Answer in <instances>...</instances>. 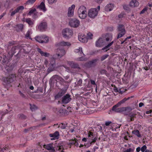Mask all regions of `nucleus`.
Returning <instances> with one entry per match:
<instances>
[{
  "label": "nucleus",
  "instance_id": "nucleus-19",
  "mask_svg": "<svg viewBox=\"0 0 152 152\" xmlns=\"http://www.w3.org/2000/svg\"><path fill=\"white\" fill-rule=\"evenodd\" d=\"M23 21L26 22L28 24L29 26H30L31 27L33 26L34 23V21L32 20L31 18H24L23 19Z\"/></svg>",
  "mask_w": 152,
  "mask_h": 152
},
{
  "label": "nucleus",
  "instance_id": "nucleus-39",
  "mask_svg": "<svg viewBox=\"0 0 152 152\" xmlns=\"http://www.w3.org/2000/svg\"><path fill=\"white\" fill-rule=\"evenodd\" d=\"M76 140H77L75 138H74V139H72L69 141V145H74L75 142H76Z\"/></svg>",
  "mask_w": 152,
  "mask_h": 152
},
{
  "label": "nucleus",
  "instance_id": "nucleus-9",
  "mask_svg": "<svg viewBox=\"0 0 152 152\" xmlns=\"http://www.w3.org/2000/svg\"><path fill=\"white\" fill-rule=\"evenodd\" d=\"M66 54L65 50L63 49L58 48L56 50V55L57 56L58 58H61Z\"/></svg>",
  "mask_w": 152,
  "mask_h": 152
},
{
  "label": "nucleus",
  "instance_id": "nucleus-28",
  "mask_svg": "<svg viewBox=\"0 0 152 152\" xmlns=\"http://www.w3.org/2000/svg\"><path fill=\"white\" fill-rule=\"evenodd\" d=\"M71 45V44L69 42L64 41L61 42L58 44V45L60 46H69Z\"/></svg>",
  "mask_w": 152,
  "mask_h": 152
},
{
  "label": "nucleus",
  "instance_id": "nucleus-43",
  "mask_svg": "<svg viewBox=\"0 0 152 152\" xmlns=\"http://www.w3.org/2000/svg\"><path fill=\"white\" fill-rule=\"evenodd\" d=\"M10 12L11 13L10 16H13L16 13H18L16 9L12 12H11V10H10Z\"/></svg>",
  "mask_w": 152,
  "mask_h": 152
},
{
  "label": "nucleus",
  "instance_id": "nucleus-58",
  "mask_svg": "<svg viewBox=\"0 0 152 152\" xmlns=\"http://www.w3.org/2000/svg\"><path fill=\"white\" fill-rule=\"evenodd\" d=\"M147 10V9L146 8H144L142 11L140 12V14H143Z\"/></svg>",
  "mask_w": 152,
  "mask_h": 152
},
{
  "label": "nucleus",
  "instance_id": "nucleus-1",
  "mask_svg": "<svg viewBox=\"0 0 152 152\" xmlns=\"http://www.w3.org/2000/svg\"><path fill=\"white\" fill-rule=\"evenodd\" d=\"M77 14L80 18L85 19L87 15V9L86 7L84 6H80L78 9Z\"/></svg>",
  "mask_w": 152,
  "mask_h": 152
},
{
  "label": "nucleus",
  "instance_id": "nucleus-21",
  "mask_svg": "<svg viewBox=\"0 0 152 152\" xmlns=\"http://www.w3.org/2000/svg\"><path fill=\"white\" fill-rule=\"evenodd\" d=\"M68 64L72 68H79V66L78 64L73 61H69L68 62Z\"/></svg>",
  "mask_w": 152,
  "mask_h": 152
},
{
  "label": "nucleus",
  "instance_id": "nucleus-56",
  "mask_svg": "<svg viewBox=\"0 0 152 152\" xmlns=\"http://www.w3.org/2000/svg\"><path fill=\"white\" fill-rule=\"evenodd\" d=\"M30 31L29 30L28 31H27V32L26 34V37L27 38L29 37V35H30Z\"/></svg>",
  "mask_w": 152,
  "mask_h": 152
},
{
  "label": "nucleus",
  "instance_id": "nucleus-55",
  "mask_svg": "<svg viewBox=\"0 0 152 152\" xmlns=\"http://www.w3.org/2000/svg\"><path fill=\"white\" fill-rule=\"evenodd\" d=\"M112 123V122L110 121H107L105 122V125L107 126H109L110 124H111Z\"/></svg>",
  "mask_w": 152,
  "mask_h": 152
},
{
  "label": "nucleus",
  "instance_id": "nucleus-42",
  "mask_svg": "<svg viewBox=\"0 0 152 152\" xmlns=\"http://www.w3.org/2000/svg\"><path fill=\"white\" fill-rule=\"evenodd\" d=\"M6 113V112L0 111V121L2 119L3 117L4 116Z\"/></svg>",
  "mask_w": 152,
  "mask_h": 152
},
{
  "label": "nucleus",
  "instance_id": "nucleus-38",
  "mask_svg": "<svg viewBox=\"0 0 152 152\" xmlns=\"http://www.w3.org/2000/svg\"><path fill=\"white\" fill-rule=\"evenodd\" d=\"M23 25L22 24H18L17 26V27L18 28V31L22 30L23 28Z\"/></svg>",
  "mask_w": 152,
  "mask_h": 152
},
{
  "label": "nucleus",
  "instance_id": "nucleus-44",
  "mask_svg": "<svg viewBox=\"0 0 152 152\" xmlns=\"http://www.w3.org/2000/svg\"><path fill=\"white\" fill-rule=\"evenodd\" d=\"M109 56L108 55L106 54L102 56L101 58V60L103 61L107 58Z\"/></svg>",
  "mask_w": 152,
  "mask_h": 152
},
{
  "label": "nucleus",
  "instance_id": "nucleus-37",
  "mask_svg": "<svg viewBox=\"0 0 152 152\" xmlns=\"http://www.w3.org/2000/svg\"><path fill=\"white\" fill-rule=\"evenodd\" d=\"M30 108L32 111H35V110L37 109V107L35 105H32L31 104H30Z\"/></svg>",
  "mask_w": 152,
  "mask_h": 152
},
{
  "label": "nucleus",
  "instance_id": "nucleus-40",
  "mask_svg": "<svg viewBox=\"0 0 152 152\" xmlns=\"http://www.w3.org/2000/svg\"><path fill=\"white\" fill-rule=\"evenodd\" d=\"M36 12V9L35 8L31 9L28 13V15H30L31 14H33Z\"/></svg>",
  "mask_w": 152,
  "mask_h": 152
},
{
  "label": "nucleus",
  "instance_id": "nucleus-20",
  "mask_svg": "<svg viewBox=\"0 0 152 152\" xmlns=\"http://www.w3.org/2000/svg\"><path fill=\"white\" fill-rule=\"evenodd\" d=\"M44 147L47 150L50 151L51 152H54L55 151V149L52 144H48L45 145Z\"/></svg>",
  "mask_w": 152,
  "mask_h": 152
},
{
  "label": "nucleus",
  "instance_id": "nucleus-10",
  "mask_svg": "<svg viewBox=\"0 0 152 152\" xmlns=\"http://www.w3.org/2000/svg\"><path fill=\"white\" fill-rule=\"evenodd\" d=\"M47 27V23L45 22L42 21L39 24L38 27L39 30L41 31H45Z\"/></svg>",
  "mask_w": 152,
  "mask_h": 152
},
{
  "label": "nucleus",
  "instance_id": "nucleus-46",
  "mask_svg": "<svg viewBox=\"0 0 152 152\" xmlns=\"http://www.w3.org/2000/svg\"><path fill=\"white\" fill-rule=\"evenodd\" d=\"M88 138L91 137H91V138H92L93 137H94L93 133L92 132L90 131L88 132Z\"/></svg>",
  "mask_w": 152,
  "mask_h": 152
},
{
  "label": "nucleus",
  "instance_id": "nucleus-48",
  "mask_svg": "<svg viewBox=\"0 0 152 152\" xmlns=\"http://www.w3.org/2000/svg\"><path fill=\"white\" fill-rule=\"evenodd\" d=\"M15 43V42L14 41L9 42L8 43V45L9 46H10L14 45Z\"/></svg>",
  "mask_w": 152,
  "mask_h": 152
},
{
  "label": "nucleus",
  "instance_id": "nucleus-15",
  "mask_svg": "<svg viewBox=\"0 0 152 152\" xmlns=\"http://www.w3.org/2000/svg\"><path fill=\"white\" fill-rule=\"evenodd\" d=\"M97 59H94L90 61L85 64V66L88 68H90L96 65Z\"/></svg>",
  "mask_w": 152,
  "mask_h": 152
},
{
  "label": "nucleus",
  "instance_id": "nucleus-22",
  "mask_svg": "<svg viewBox=\"0 0 152 152\" xmlns=\"http://www.w3.org/2000/svg\"><path fill=\"white\" fill-rule=\"evenodd\" d=\"M139 5V3L138 0H132L129 4V6L132 7H137Z\"/></svg>",
  "mask_w": 152,
  "mask_h": 152
},
{
  "label": "nucleus",
  "instance_id": "nucleus-24",
  "mask_svg": "<svg viewBox=\"0 0 152 152\" xmlns=\"http://www.w3.org/2000/svg\"><path fill=\"white\" fill-rule=\"evenodd\" d=\"M119 109L120 113L124 111H127V112L129 113L132 110V109L129 107H119Z\"/></svg>",
  "mask_w": 152,
  "mask_h": 152
},
{
  "label": "nucleus",
  "instance_id": "nucleus-14",
  "mask_svg": "<svg viewBox=\"0 0 152 152\" xmlns=\"http://www.w3.org/2000/svg\"><path fill=\"white\" fill-rule=\"evenodd\" d=\"M49 136L50 137H52L51 139V140H57L59 138V132L58 131H56L53 133L50 134Z\"/></svg>",
  "mask_w": 152,
  "mask_h": 152
},
{
  "label": "nucleus",
  "instance_id": "nucleus-52",
  "mask_svg": "<svg viewBox=\"0 0 152 152\" xmlns=\"http://www.w3.org/2000/svg\"><path fill=\"white\" fill-rule=\"evenodd\" d=\"M88 37V39H91L92 37L93 36V34L90 33H88L87 34Z\"/></svg>",
  "mask_w": 152,
  "mask_h": 152
},
{
  "label": "nucleus",
  "instance_id": "nucleus-33",
  "mask_svg": "<svg viewBox=\"0 0 152 152\" xmlns=\"http://www.w3.org/2000/svg\"><path fill=\"white\" fill-rule=\"evenodd\" d=\"M132 133L138 137H141V135L140 134V132L137 129L134 130L132 132Z\"/></svg>",
  "mask_w": 152,
  "mask_h": 152
},
{
  "label": "nucleus",
  "instance_id": "nucleus-54",
  "mask_svg": "<svg viewBox=\"0 0 152 152\" xmlns=\"http://www.w3.org/2000/svg\"><path fill=\"white\" fill-rule=\"evenodd\" d=\"M113 90L115 92H120V90H119V91L118 89L116 88V87L115 86L113 88Z\"/></svg>",
  "mask_w": 152,
  "mask_h": 152
},
{
  "label": "nucleus",
  "instance_id": "nucleus-63",
  "mask_svg": "<svg viewBox=\"0 0 152 152\" xmlns=\"http://www.w3.org/2000/svg\"><path fill=\"white\" fill-rule=\"evenodd\" d=\"M78 140H76V142H75V143L74 144V145L76 146L77 147L79 145V144L78 142Z\"/></svg>",
  "mask_w": 152,
  "mask_h": 152
},
{
  "label": "nucleus",
  "instance_id": "nucleus-30",
  "mask_svg": "<svg viewBox=\"0 0 152 152\" xmlns=\"http://www.w3.org/2000/svg\"><path fill=\"white\" fill-rule=\"evenodd\" d=\"M8 77L11 83L14 81L15 80L16 76L15 74H12L10 75Z\"/></svg>",
  "mask_w": 152,
  "mask_h": 152
},
{
  "label": "nucleus",
  "instance_id": "nucleus-50",
  "mask_svg": "<svg viewBox=\"0 0 152 152\" xmlns=\"http://www.w3.org/2000/svg\"><path fill=\"white\" fill-rule=\"evenodd\" d=\"M6 69L7 71L9 72L11 71L13 69V67L12 66H11L9 67H7Z\"/></svg>",
  "mask_w": 152,
  "mask_h": 152
},
{
  "label": "nucleus",
  "instance_id": "nucleus-27",
  "mask_svg": "<svg viewBox=\"0 0 152 152\" xmlns=\"http://www.w3.org/2000/svg\"><path fill=\"white\" fill-rule=\"evenodd\" d=\"M2 81H3V84L4 85H7L10 83L8 77H3L2 78Z\"/></svg>",
  "mask_w": 152,
  "mask_h": 152
},
{
  "label": "nucleus",
  "instance_id": "nucleus-8",
  "mask_svg": "<svg viewBox=\"0 0 152 152\" xmlns=\"http://www.w3.org/2000/svg\"><path fill=\"white\" fill-rule=\"evenodd\" d=\"M51 79H52V80H54L56 81H60L61 83H63L62 85H64V83H69L68 82L65 81L64 79L61 77L56 75L53 76Z\"/></svg>",
  "mask_w": 152,
  "mask_h": 152
},
{
  "label": "nucleus",
  "instance_id": "nucleus-5",
  "mask_svg": "<svg viewBox=\"0 0 152 152\" xmlns=\"http://www.w3.org/2000/svg\"><path fill=\"white\" fill-rule=\"evenodd\" d=\"M62 34L64 37L69 39L72 36L73 31L71 29L66 28L63 30Z\"/></svg>",
  "mask_w": 152,
  "mask_h": 152
},
{
  "label": "nucleus",
  "instance_id": "nucleus-64",
  "mask_svg": "<svg viewBox=\"0 0 152 152\" xmlns=\"http://www.w3.org/2000/svg\"><path fill=\"white\" fill-rule=\"evenodd\" d=\"M6 148H0V152H4V151L6 150Z\"/></svg>",
  "mask_w": 152,
  "mask_h": 152
},
{
  "label": "nucleus",
  "instance_id": "nucleus-62",
  "mask_svg": "<svg viewBox=\"0 0 152 152\" xmlns=\"http://www.w3.org/2000/svg\"><path fill=\"white\" fill-rule=\"evenodd\" d=\"M82 80L81 79H80L77 82V83L79 84V85L81 86V84H82Z\"/></svg>",
  "mask_w": 152,
  "mask_h": 152
},
{
  "label": "nucleus",
  "instance_id": "nucleus-2",
  "mask_svg": "<svg viewBox=\"0 0 152 152\" xmlns=\"http://www.w3.org/2000/svg\"><path fill=\"white\" fill-rule=\"evenodd\" d=\"M36 40L40 43H46L49 41V38L45 35L36 36L35 37Z\"/></svg>",
  "mask_w": 152,
  "mask_h": 152
},
{
  "label": "nucleus",
  "instance_id": "nucleus-12",
  "mask_svg": "<svg viewBox=\"0 0 152 152\" xmlns=\"http://www.w3.org/2000/svg\"><path fill=\"white\" fill-rule=\"evenodd\" d=\"M75 6L74 4H72L71 7L68 8L67 15L68 17H71L74 15V11Z\"/></svg>",
  "mask_w": 152,
  "mask_h": 152
},
{
  "label": "nucleus",
  "instance_id": "nucleus-31",
  "mask_svg": "<svg viewBox=\"0 0 152 152\" xmlns=\"http://www.w3.org/2000/svg\"><path fill=\"white\" fill-rule=\"evenodd\" d=\"M113 41H112L110 43L108 44L105 47L103 48L102 50H105V51H107L108 50H109V47L111 46L113 44Z\"/></svg>",
  "mask_w": 152,
  "mask_h": 152
},
{
  "label": "nucleus",
  "instance_id": "nucleus-18",
  "mask_svg": "<svg viewBox=\"0 0 152 152\" xmlns=\"http://www.w3.org/2000/svg\"><path fill=\"white\" fill-rule=\"evenodd\" d=\"M104 40L106 42V44L108 43L109 42L111 41L112 39V36L110 34H107L103 38Z\"/></svg>",
  "mask_w": 152,
  "mask_h": 152
},
{
  "label": "nucleus",
  "instance_id": "nucleus-35",
  "mask_svg": "<svg viewBox=\"0 0 152 152\" xmlns=\"http://www.w3.org/2000/svg\"><path fill=\"white\" fill-rule=\"evenodd\" d=\"M24 9V7L23 6H20L17 7L16 9L18 12L22 11Z\"/></svg>",
  "mask_w": 152,
  "mask_h": 152
},
{
  "label": "nucleus",
  "instance_id": "nucleus-41",
  "mask_svg": "<svg viewBox=\"0 0 152 152\" xmlns=\"http://www.w3.org/2000/svg\"><path fill=\"white\" fill-rule=\"evenodd\" d=\"M36 0H28L26 2L27 4H31L34 3Z\"/></svg>",
  "mask_w": 152,
  "mask_h": 152
},
{
  "label": "nucleus",
  "instance_id": "nucleus-6",
  "mask_svg": "<svg viewBox=\"0 0 152 152\" xmlns=\"http://www.w3.org/2000/svg\"><path fill=\"white\" fill-rule=\"evenodd\" d=\"M98 11L96 8H92L89 10L88 15L90 18H94L98 14Z\"/></svg>",
  "mask_w": 152,
  "mask_h": 152
},
{
  "label": "nucleus",
  "instance_id": "nucleus-57",
  "mask_svg": "<svg viewBox=\"0 0 152 152\" xmlns=\"http://www.w3.org/2000/svg\"><path fill=\"white\" fill-rule=\"evenodd\" d=\"M100 73L102 74H105L106 73V71L104 69H102L100 71Z\"/></svg>",
  "mask_w": 152,
  "mask_h": 152
},
{
  "label": "nucleus",
  "instance_id": "nucleus-49",
  "mask_svg": "<svg viewBox=\"0 0 152 152\" xmlns=\"http://www.w3.org/2000/svg\"><path fill=\"white\" fill-rule=\"evenodd\" d=\"M37 14L38 12H37L36 11L34 12V13L33 14V15L32 16V17L33 18H37Z\"/></svg>",
  "mask_w": 152,
  "mask_h": 152
},
{
  "label": "nucleus",
  "instance_id": "nucleus-29",
  "mask_svg": "<svg viewBox=\"0 0 152 152\" xmlns=\"http://www.w3.org/2000/svg\"><path fill=\"white\" fill-rule=\"evenodd\" d=\"M37 51L42 56H45V57H48L49 56L50 54L46 52H44L41 50L39 48H37Z\"/></svg>",
  "mask_w": 152,
  "mask_h": 152
},
{
  "label": "nucleus",
  "instance_id": "nucleus-16",
  "mask_svg": "<svg viewBox=\"0 0 152 152\" xmlns=\"http://www.w3.org/2000/svg\"><path fill=\"white\" fill-rule=\"evenodd\" d=\"M106 44V42L104 40L103 38H100L96 42V47H100Z\"/></svg>",
  "mask_w": 152,
  "mask_h": 152
},
{
  "label": "nucleus",
  "instance_id": "nucleus-47",
  "mask_svg": "<svg viewBox=\"0 0 152 152\" xmlns=\"http://www.w3.org/2000/svg\"><path fill=\"white\" fill-rule=\"evenodd\" d=\"M146 149L147 147L145 145H144L141 148V151L142 152H144Z\"/></svg>",
  "mask_w": 152,
  "mask_h": 152
},
{
  "label": "nucleus",
  "instance_id": "nucleus-61",
  "mask_svg": "<svg viewBox=\"0 0 152 152\" xmlns=\"http://www.w3.org/2000/svg\"><path fill=\"white\" fill-rule=\"evenodd\" d=\"M136 115L133 113H130L129 114V116L130 117H135Z\"/></svg>",
  "mask_w": 152,
  "mask_h": 152
},
{
  "label": "nucleus",
  "instance_id": "nucleus-51",
  "mask_svg": "<svg viewBox=\"0 0 152 152\" xmlns=\"http://www.w3.org/2000/svg\"><path fill=\"white\" fill-rule=\"evenodd\" d=\"M57 149L58 151H60L61 150L62 151V150H64V149H63V146L62 145H58L57 147Z\"/></svg>",
  "mask_w": 152,
  "mask_h": 152
},
{
  "label": "nucleus",
  "instance_id": "nucleus-11",
  "mask_svg": "<svg viewBox=\"0 0 152 152\" xmlns=\"http://www.w3.org/2000/svg\"><path fill=\"white\" fill-rule=\"evenodd\" d=\"M82 48H79V49H77L75 50V52L77 53H78V55L81 56V57H80L79 58H78V60L79 61H83L84 60L83 57L84 54H83L82 50Z\"/></svg>",
  "mask_w": 152,
  "mask_h": 152
},
{
  "label": "nucleus",
  "instance_id": "nucleus-4",
  "mask_svg": "<svg viewBox=\"0 0 152 152\" xmlns=\"http://www.w3.org/2000/svg\"><path fill=\"white\" fill-rule=\"evenodd\" d=\"M128 99L124 98L118 102L116 104L114 105L112 108V110L117 113H120L119 108H118L121 106V104L124 103Z\"/></svg>",
  "mask_w": 152,
  "mask_h": 152
},
{
  "label": "nucleus",
  "instance_id": "nucleus-53",
  "mask_svg": "<svg viewBox=\"0 0 152 152\" xmlns=\"http://www.w3.org/2000/svg\"><path fill=\"white\" fill-rule=\"evenodd\" d=\"M19 93L20 94V96L23 98H25L26 96L23 93H22L20 91H19Z\"/></svg>",
  "mask_w": 152,
  "mask_h": 152
},
{
  "label": "nucleus",
  "instance_id": "nucleus-59",
  "mask_svg": "<svg viewBox=\"0 0 152 152\" xmlns=\"http://www.w3.org/2000/svg\"><path fill=\"white\" fill-rule=\"evenodd\" d=\"M133 150L131 148H129V149H128L126 150H125L124 152H130L132 151Z\"/></svg>",
  "mask_w": 152,
  "mask_h": 152
},
{
  "label": "nucleus",
  "instance_id": "nucleus-34",
  "mask_svg": "<svg viewBox=\"0 0 152 152\" xmlns=\"http://www.w3.org/2000/svg\"><path fill=\"white\" fill-rule=\"evenodd\" d=\"M79 40L82 42H87V39L85 37H79Z\"/></svg>",
  "mask_w": 152,
  "mask_h": 152
},
{
  "label": "nucleus",
  "instance_id": "nucleus-23",
  "mask_svg": "<svg viewBox=\"0 0 152 152\" xmlns=\"http://www.w3.org/2000/svg\"><path fill=\"white\" fill-rule=\"evenodd\" d=\"M66 90L62 89L55 96L56 99L59 98L63 96L66 92Z\"/></svg>",
  "mask_w": 152,
  "mask_h": 152
},
{
  "label": "nucleus",
  "instance_id": "nucleus-45",
  "mask_svg": "<svg viewBox=\"0 0 152 152\" xmlns=\"http://www.w3.org/2000/svg\"><path fill=\"white\" fill-rule=\"evenodd\" d=\"M57 0H48V3L50 4H52L56 2Z\"/></svg>",
  "mask_w": 152,
  "mask_h": 152
},
{
  "label": "nucleus",
  "instance_id": "nucleus-17",
  "mask_svg": "<svg viewBox=\"0 0 152 152\" xmlns=\"http://www.w3.org/2000/svg\"><path fill=\"white\" fill-rule=\"evenodd\" d=\"M106 44V42L104 40L103 38H100L96 42V47H100Z\"/></svg>",
  "mask_w": 152,
  "mask_h": 152
},
{
  "label": "nucleus",
  "instance_id": "nucleus-26",
  "mask_svg": "<svg viewBox=\"0 0 152 152\" xmlns=\"http://www.w3.org/2000/svg\"><path fill=\"white\" fill-rule=\"evenodd\" d=\"M38 8L44 12H45L47 10V9L45 7V3L43 2H42L38 6Z\"/></svg>",
  "mask_w": 152,
  "mask_h": 152
},
{
  "label": "nucleus",
  "instance_id": "nucleus-3",
  "mask_svg": "<svg viewBox=\"0 0 152 152\" xmlns=\"http://www.w3.org/2000/svg\"><path fill=\"white\" fill-rule=\"evenodd\" d=\"M118 34L117 39L119 38L124 35L126 33V30L124 26L122 24H119L118 27Z\"/></svg>",
  "mask_w": 152,
  "mask_h": 152
},
{
  "label": "nucleus",
  "instance_id": "nucleus-60",
  "mask_svg": "<svg viewBox=\"0 0 152 152\" xmlns=\"http://www.w3.org/2000/svg\"><path fill=\"white\" fill-rule=\"evenodd\" d=\"M90 81L91 84L93 85H96V83L94 80L91 79Z\"/></svg>",
  "mask_w": 152,
  "mask_h": 152
},
{
  "label": "nucleus",
  "instance_id": "nucleus-36",
  "mask_svg": "<svg viewBox=\"0 0 152 152\" xmlns=\"http://www.w3.org/2000/svg\"><path fill=\"white\" fill-rule=\"evenodd\" d=\"M66 124L63 123H61L59 125L58 127L61 128V129H64L66 128Z\"/></svg>",
  "mask_w": 152,
  "mask_h": 152
},
{
  "label": "nucleus",
  "instance_id": "nucleus-7",
  "mask_svg": "<svg viewBox=\"0 0 152 152\" xmlns=\"http://www.w3.org/2000/svg\"><path fill=\"white\" fill-rule=\"evenodd\" d=\"M80 21L76 19H73L70 20L69 24L71 26L73 27H77L80 25Z\"/></svg>",
  "mask_w": 152,
  "mask_h": 152
},
{
  "label": "nucleus",
  "instance_id": "nucleus-32",
  "mask_svg": "<svg viewBox=\"0 0 152 152\" xmlns=\"http://www.w3.org/2000/svg\"><path fill=\"white\" fill-rule=\"evenodd\" d=\"M1 4L2 7H4L5 8H7L9 7V2L6 1L2 2Z\"/></svg>",
  "mask_w": 152,
  "mask_h": 152
},
{
  "label": "nucleus",
  "instance_id": "nucleus-13",
  "mask_svg": "<svg viewBox=\"0 0 152 152\" xmlns=\"http://www.w3.org/2000/svg\"><path fill=\"white\" fill-rule=\"evenodd\" d=\"M71 100L70 96L69 94H66L64 95L62 99V102L65 104L69 103Z\"/></svg>",
  "mask_w": 152,
  "mask_h": 152
},
{
  "label": "nucleus",
  "instance_id": "nucleus-25",
  "mask_svg": "<svg viewBox=\"0 0 152 152\" xmlns=\"http://www.w3.org/2000/svg\"><path fill=\"white\" fill-rule=\"evenodd\" d=\"M114 7L113 4H107L105 7V10L106 11H111Z\"/></svg>",
  "mask_w": 152,
  "mask_h": 152
}]
</instances>
